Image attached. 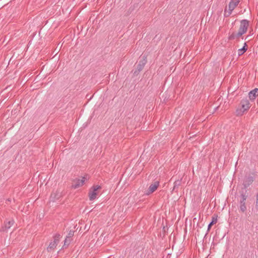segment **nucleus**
<instances>
[{
    "label": "nucleus",
    "instance_id": "nucleus-6",
    "mask_svg": "<svg viewBox=\"0 0 258 258\" xmlns=\"http://www.w3.org/2000/svg\"><path fill=\"white\" fill-rule=\"evenodd\" d=\"M159 185V182L158 181H155L153 183L151 184L146 192V195H149L154 192L158 188Z\"/></svg>",
    "mask_w": 258,
    "mask_h": 258
},
{
    "label": "nucleus",
    "instance_id": "nucleus-12",
    "mask_svg": "<svg viewBox=\"0 0 258 258\" xmlns=\"http://www.w3.org/2000/svg\"><path fill=\"white\" fill-rule=\"evenodd\" d=\"M61 196V192L57 190L55 192L51 194L50 199L52 201L54 202L56 200H58Z\"/></svg>",
    "mask_w": 258,
    "mask_h": 258
},
{
    "label": "nucleus",
    "instance_id": "nucleus-13",
    "mask_svg": "<svg viewBox=\"0 0 258 258\" xmlns=\"http://www.w3.org/2000/svg\"><path fill=\"white\" fill-rule=\"evenodd\" d=\"M14 223V220H12L8 222H5V225L3 227V231H6L9 229Z\"/></svg>",
    "mask_w": 258,
    "mask_h": 258
},
{
    "label": "nucleus",
    "instance_id": "nucleus-17",
    "mask_svg": "<svg viewBox=\"0 0 258 258\" xmlns=\"http://www.w3.org/2000/svg\"><path fill=\"white\" fill-rule=\"evenodd\" d=\"M240 204V210L242 212H244L246 210V207L245 206V203Z\"/></svg>",
    "mask_w": 258,
    "mask_h": 258
},
{
    "label": "nucleus",
    "instance_id": "nucleus-23",
    "mask_svg": "<svg viewBox=\"0 0 258 258\" xmlns=\"http://www.w3.org/2000/svg\"><path fill=\"white\" fill-rule=\"evenodd\" d=\"M90 228V226L86 225L84 227V230H86V231H88Z\"/></svg>",
    "mask_w": 258,
    "mask_h": 258
},
{
    "label": "nucleus",
    "instance_id": "nucleus-26",
    "mask_svg": "<svg viewBox=\"0 0 258 258\" xmlns=\"http://www.w3.org/2000/svg\"><path fill=\"white\" fill-rule=\"evenodd\" d=\"M207 232H208L207 231ZM207 234H208V233H206V234H205V235H207Z\"/></svg>",
    "mask_w": 258,
    "mask_h": 258
},
{
    "label": "nucleus",
    "instance_id": "nucleus-14",
    "mask_svg": "<svg viewBox=\"0 0 258 258\" xmlns=\"http://www.w3.org/2000/svg\"><path fill=\"white\" fill-rule=\"evenodd\" d=\"M58 243L55 241L51 242L48 246L47 247V250L48 252H50L52 250H53L57 246Z\"/></svg>",
    "mask_w": 258,
    "mask_h": 258
},
{
    "label": "nucleus",
    "instance_id": "nucleus-20",
    "mask_svg": "<svg viewBox=\"0 0 258 258\" xmlns=\"http://www.w3.org/2000/svg\"><path fill=\"white\" fill-rule=\"evenodd\" d=\"M74 231L71 230L69 231L68 235L66 237L72 239V237L74 236Z\"/></svg>",
    "mask_w": 258,
    "mask_h": 258
},
{
    "label": "nucleus",
    "instance_id": "nucleus-21",
    "mask_svg": "<svg viewBox=\"0 0 258 258\" xmlns=\"http://www.w3.org/2000/svg\"><path fill=\"white\" fill-rule=\"evenodd\" d=\"M240 197H241V200H246L247 199V196H246L243 191H242L241 192Z\"/></svg>",
    "mask_w": 258,
    "mask_h": 258
},
{
    "label": "nucleus",
    "instance_id": "nucleus-1",
    "mask_svg": "<svg viewBox=\"0 0 258 258\" xmlns=\"http://www.w3.org/2000/svg\"><path fill=\"white\" fill-rule=\"evenodd\" d=\"M249 26V21L246 19L240 21V24L237 33L233 32L228 37L229 40H234L235 38L238 39L243 34H245Z\"/></svg>",
    "mask_w": 258,
    "mask_h": 258
},
{
    "label": "nucleus",
    "instance_id": "nucleus-24",
    "mask_svg": "<svg viewBox=\"0 0 258 258\" xmlns=\"http://www.w3.org/2000/svg\"><path fill=\"white\" fill-rule=\"evenodd\" d=\"M245 200H240V204H243V203H245Z\"/></svg>",
    "mask_w": 258,
    "mask_h": 258
},
{
    "label": "nucleus",
    "instance_id": "nucleus-8",
    "mask_svg": "<svg viewBox=\"0 0 258 258\" xmlns=\"http://www.w3.org/2000/svg\"><path fill=\"white\" fill-rule=\"evenodd\" d=\"M239 2V0H231L229 4L228 11L232 12V11L238 5Z\"/></svg>",
    "mask_w": 258,
    "mask_h": 258
},
{
    "label": "nucleus",
    "instance_id": "nucleus-3",
    "mask_svg": "<svg viewBox=\"0 0 258 258\" xmlns=\"http://www.w3.org/2000/svg\"><path fill=\"white\" fill-rule=\"evenodd\" d=\"M241 108L237 109L236 110V113L237 115H243L244 111L247 110L250 108L249 101L247 99H242L240 102Z\"/></svg>",
    "mask_w": 258,
    "mask_h": 258
},
{
    "label": "nucleus",
    "instance_id": "nucleus-4",
    "mask_svg": "<svg viewBox=\"0 0 258 258\" xmlns=\"http://www.w3.org/2000/svg\"><path fill=\"white\" fill-rule=\"evenodd\" d=\"M255 178V175L254 173H252L251 174L248 176H245L243 179V185L244 189L247 188L253 182Z\"/></svg>",
    "mask_w": 258,
    "mask_h": 258
},
{
    "label": "nucleus",
    "instance_id": "nucleus-22",
    "mask_svg": "<svg viewBox=\"0 0 258 258\" xmlns=\"http://www.w3.org/2000/svg\"><path fill=\"white\" fill-rule=\"evenodd\" d=\"M255 209L258 210V195L256 196Z\"/></svg>",
    "mask_w": 258,
    "mask_h": 258
},
{
    "label": "nucleus",
    "instance_id": "nucleus-18",
    "mask_svg": "<svg viewBox=\"0 0 258 258\" xmlns=\"http://www.w3.org/2000/svg\"><path fill=\"white\" fill-rule=\"evenodd\" d=\"M231 13L232 12H230L229 11H227V8L226 7L224 10V16L225 17H228L231 14Z\"/></svg>",
    "mask_w": 258,
    "mask_h": 258
},
{
    "label": "nucleus",
    "instance_id": "nucleus-2",
    "mask_svg": "<svg viewBox=\"0 0 258 258\" xmlns=\"http://www.w3.org/2000/svg\"><path fill=\"white\" fill-rule=\"evenodd\" d=\"M147 62V56H142L137 65L135 71L134 72L133 74L134 76H137L139 74V73L143 70Z\"/></svg>",
    "mask_w": 258,
    "mask_h": 258
},
{
    "label": "nucleus",
    "instance_id": "nucleus-15",
    "mask_svg": "<svg viewBox=\"0 0 258 258\" xmlns=\"http://www.w3.org/2000/svg\"><path fill=\"white\" fill-rule=\"evenodd\" d=\"M247 50V45L246 43H244V46L240 49L238 50V54L239 56L242 55Z\"/></svg>",
    "mask_w": 258,
    "mask_h": 258
},
{
    "label": "nucleus",
    "instance_id": "nucleus-5",
    "mask_svg": "<svg viewBox=\"0 0 258 258\" xmlns=\"http://www.w3.org/2000/svg\"><path fill=\"white\" fill-rule=\"evenodd\" d=\"M101 188V186L100 185H94L93 186L89 192V197L90 201H93L96 198V197L98 194L97 190Z\"/></svg>",
    "mask_w": 258,
    "mask_h": 258
},
{
    "label": "nucleus",
    "instance_id": "nucleus-25",
    "mask_svg": "<svg viewBox=\"0 0 258 258\" xmlns=\"http://www.w3.org/2000/svg\"><path fill=\"white\" fill-rule=\"evenodd\" d=\"M207 232H208L207 231ZM207 234H208V233H206V234H205V235H207Z\"/></svg>",
    "mask_w": 258,
    "mask_h": 258
},
{
    "label": "nucleus",
    "instance_id": "nucleus-7",
    "mask_svg": "<svg viewBox=\"0 0 258 258\" xmlns=\"http://www.w3.org/2000/svg\"><path fill=\"white\" fill-rule=\"evenodd\" d=\"M87 175L84 176V177H83L82 179H76V183L75 184H73L72 185V188L76 189L82 186L84 184L85 180L87 179Z\"/></svg>",
    "mask_w": 258,
    "mask_h": 258
},
{
    "label": "nucleus",
    "instance_id": "nucleus-16",
    "mask_svg": "<svg viewBox=\"0 0 258 258\" xmlns=\"http://www.w3.org/2000/svg\"><path fill=\"white\" fill-rule=\"evenodd\" d=\"M72 239L69 238L68 237H66L64 241V244L62 246L63 248H66L68 247V246L71 243V242L72 241Z\"/></svg>",
    "mask_w": 258,
    "mask_h": 258
},
{
    "label": "nucleus",
    "instance_id": "nucleus-19",
    "mask_svg": "<svg viewBox=\"0 0 258 258\" xmlns=\"http://www.w3.org/2000/svg\"><path fill=\"white\" fill-rule=\"evenodd\" d=\"M60 237V235L59 234H56L54 236V241H56V242H59V240Z\"/></svg>",
    "mask_w": 258,
    "mask_h": 258
},
{
    "label": "nucleus",
    "instance_id": "nucleus-10",
    "mask_svg": "<svg viewBox=\"0 0 258 258\" xmlns=\"http://www.w3.org/2000/svg\"><path fill=\"white\" fill-rule=\"evenodd\" d=\"M181 180L182 179H180V180H176L174 182V186L173 187L172 190L171 191V192L173 193L174 191L175 192H177L178 189L179 187V186L181 185Z\"/></svg>",
    "mask_w": 258,
    "mask_h": 258
},
{
    "label": "nucleus",
    "instance_id": "nucleus-9",
    "mask_svg": "<svg viewBox=\"0 0 258 258\" xmlns=\"http://www.w3.org/2000/svg\"><path fill=\"white\" fill-rule=\"evenodd\" d=\"M258 95V88H255L250 91L248 93L249 98L251 100H254Z\"/></svg>",
    "mask_w": 258,
    "mask_h": 258
},
{
    "label": "nucleus",
    "instance_id": "nucleus-11",
    "mask_svg": "<svg viewBox=\"0 0 258 258\" xmlns=\"http://www.w3.org/2000/svg\"><path fill=\"white\" fill-rule=\"evenodd\" d=\"M217 217H218V216L217 215H215L214 214L213 216H212V221H211V222L208 225V229H207V231L208 232H209L212 226L216 224L217 222Z\"/></svg>",
    "mask_w": 258,
    "mask_h": 258
}]
</instances>
